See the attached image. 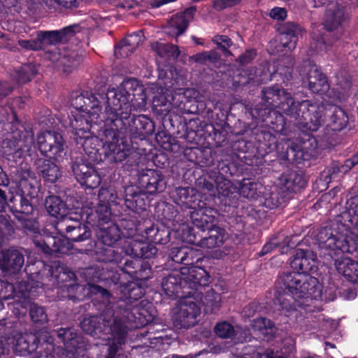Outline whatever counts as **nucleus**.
Returning a JSON list of instances; mask_svg holds the SVG:
<instances>
[{"label":"nucleus","mask_w":358,"mask_h":358,"mask_svg":"<svg viewBox=\"0 0 358 358\" xmlns=\"http://www.w3.org/2000/svg\"><path fill=\"white\" fill-rule=\"evenodd\" d=\"M139 261L137 259H127L122 270L129 275L133 279L136 280H146L150 278L151 268L148 263L143 264V271L146 272V275H142L141 271L136 270L139 266Z\"/></svg>","instance_id":"nucleus-30"},{"label":"nucleus","mask_w":358,"mask_h":358,"mask_svg":"<svg viewBox=\"0 0 358 358\" xmlns=\"http://www.w3.org/2000/svg\"><path fill=\"white\" fill-rule=\"evenodd\" d=\"M58 336L62 338L67 355H71L73 358H84L87 344L81 337L76 336L73 329H61Z\"/></svg>","instance_id":"nucleus-15"},{"label":"nucleus","mask_w":358,"mask_h":358,"mask_svg":"<svg viewBox=\"0 0 358 358\" xmlns=\"http://www.w3.org/2000/svg\"><path fill=\"white\" fill-rule=\"evenodd\" d=\"M269 16L275 20H284L287 16V10L284 8L274 7L270 10Z\"/></svg>","instance_id":"nucleus-60"},{"label":"nucleus","mask_w":358,"mask_h":358,"mask_svg":"<svg viewBox=\"0 0 358 358\" xmlns=\"http://www.w3.org/2000/svg\"><path fill=\"white\" fill-rule=\"evenodd\" d=\"M72 170L76 178L79 182L94 171L92 167L84 163H74L72 165Z\"/></svg>","instance_id":"nucleus-46"},{"label":"nucleus","mask_w":358,"mask_h":358,"mask_svg":"<svg viewBox=\"0 0 358 358\" xmlns=\"http://www.w3.org/2000/svg\"><path fill=\"white\" fill-rule=\"evenodd\" d=\"M18 45L27 50H42V46L41 45V42L38 37V33H36V39H31V40H22L20 39L17 41Z\"/></svg>","instance_id":"nucleus-50"},{"label":"nucleus","mask_w":358,"mask_h":358,"mask_svg":"<svg viewBox=\"0 0 358 358\" xmlns=\"http://www.w3.org/2000/svg\"><path fill=\"white\" fill-rule=\"evenodd\" d=\"M138 182L141 187L150 194L162 192L166 187L163 175L160 172L152 169H148L141 174Z\"/></svg>","instance_id":"nucleus-18"},{"label":"nucleus","mask_w":358,"mask_h":358,"mask_svg":"<svg viewBox=\"0 0 358 358\" xmlns=\"http://www.w3.org/2000/svg\"><path fill=\"white\" fill-rule=\"evenodd\" d=\"M213 42L215 43L225 55H231L228 48L233 44L231 40L227 36L217 35L213 38Z\"/></svg>","instance_id":"nucleus-48"},{"label":"nucleus","mask_w":358,"mask_h":358,"mask_svg":"<svg viewBox=\"0 0 358 358\" xmlns=\"http://www.w3.org/2000/svg\"><path fill=\"white\" fill-rule=\"evenodd\" d=\"M85 288L87 289V290L92 294L100 295L103 298V301L108 300L110 296L108 291L99 285L88 283Z\"/></svg>","instance_id":"nucleus-55"},{"label":"nucleus","mask_w":358,"mask_h":358,"mask_svg":"<svg viewBox=\"0 0 358 358\" xmlns=\"http://www.w3.org/2000/svg\"><path fill=\"white\" fill-rule=\"evenodd\" d=\"M206 285L199 287L197 289H193L190 296L193 300L194 299L199 298L201 303L205 307L207 312L215 313L220 306L221 296L212 289H208L205 292V294H203L201 289Z\"/></svg>","instance_id":"nucleus-23"},{"label":"nucleus","mask_w":358,"mask_h":358,"mask_svg":"<svg viewBox=\"0 0 358 358\" xmlns=\"http://www.w3.org/2000/svg\"><path fill=\"white\" fill-rule=\"evenodd\" d=\"M36 73V71L34 66L25 64L21 66L19 70L12 73L10 82L14 84V87L17 84H24L31 80Z\"/></svg>","instance_id":"nucleus-35"},{"label":"nucleus","mask_w":358,"mask_h":358,"mask_svg":"<svg viewBox=\"0 0 358 358\" xmlns=\"http://www.w3.org/2000/svg\"><path fill=\"white\" fill-rule=\"evenodd\" d=\"M262 186L259 182L244 179L240 187V194L249 199H257L262 193Z\"/></svg>","instance_id":"nucleus-38"},{"label":"nucleus","mask_w":358,"mask_h":358,"mask_svg":"<svg viewBox=\"0 0 358 358\" xmlns=\"http://www.w3.org/2000/svg\"><path fill=\"white\" fill-rule=\"evenodd\" d=\"M317 241L320 248L327 250V255L331 258L338 256L340 252L348 251L345 236L330 228L322 229L317 234Z\"/></svg>","instance_id":"nucleus-11"},{"label":"nucleus","mask_w":358,"mask_h":358,"mask_svg":"<svg viewBox=\"0 0 358 358\" xmlns=\"http://www.w3.org/2000/svg\"><path fill=\"white\" fill-rule=\"evenodd\" d=\"M207 210H199L192 212L191 217L193 224L202 231H210L215 228V217L207 213ZM211 213V210H208Z\"/></svg>","instance_id":"nucleus-31"},{"label":"nucleus","mask_w":358,"mask_h":358,"mask_svg":"<svg viewBox=\"0 0 358 358\" xmlns=\"http://www.w3.org/2000/svg\"><path fill=\"white\" fill-rule=\"evenodd\" d=\"M169 257L177 264L192 266L194 262H199L201 259L202 253L200 250L192 247H175L171 249Z\"/></svg>","instance_id":"nucleus-20"},{"label":"nucleus","mask_w":358,"mask_h":358,"mask_svg":"<svg viewBox=\"0 0 358 358\" xmlns=\"http://www.w3.org/2000/svg\"><path fill=\"white\" fill-rule=\"evenodd\" d=\"M277 283L279 290L277 291L278 296L276 297V301L287 315H290L293 311H299L301 314H303V310L305 313L311 312L312 308L309 302L319 299L306 294L301 296H296L285 285L279 284L278 280Z\"/></svg>","instance_id":"nucleus-9"},{"label":"nucleus","mask_w":358,"mask_h":358,"mask_svg":"<svg viewBox=\"0 0 358 358\" xmlns=\"http://www.w3.org/2000/svg\"><path fill=\"white\" fill-rule=\"evenodd\" d=\"M314 328L318 329L320 331L329 333L336 328L337 323L329 318H326L323 314H318L315 316Z\"/></svg>","instance_id":"nucleus-40"},{"label":"nucleus","mask_w":358,"mask_h":358,"mask_svg":"<svg viewBox=\"0 0 358 358\" xmlns=\"http://www.w3.org/2000/svg\"><path fill=\"white\" fill-rule=\"evenodd\" d=\"M34 243L45 254L64 253L66 252L65 241L55 236H36Z\"/></svg>","instance_id":"nucleus-24"},{"label":"nucleus","mask_w":358,"mask_h":358,"mask_svg":"<svg viewBox=\"0 0 358 358\" xmlns=\"http://www.w3.org/2000/svg\"><path fill=\"white\" fill-rule=\"evenodd\" d=\"M45 206L49 214L53 217H60L63 219L64 217L67 215H65V204L57 196H48L45 200Z\"/></svg>","instance_id":"nucleus-36"},{"label":"nucleus","mask_w":358,"mask_h":358,"mask_svg":"<svg viewBox=\"0 0 358 358\" xmlns=\"http://www.w3.org/2000/svg\"><path fill=\"white\" fill-rule=\"evenodd\" d=\"M143 92L138 81L134 78L124 80L117 89L106 92H84L73 94L70 126L73 134L81 141L89 160H99V150L110 162H122L132 152L131 144L120 136V130L127 129L131 110L136 108L133 102L136 92Z\"/></svg>","instance_id":"nucleus-1"},{"label":"nucleus","mask_w":358,"mask_h":358,"mask_svg":"<svg viewBox=\"0 0 358 358\" xmlns=\"http://www.w3.org/2000/svg\"><path fill=\"white\" fill-rule=\"evenodd\" d=\"M334 265L337 271L349 281L358 283V262L348 257L335 259Z\"/></svg>","instance_id":"nucleus-26"},{"label":"nucleus","mask_w":358,"mask_h":358,"mask_svg":"<svg viewBox=\"0 0 358 358\" xmlns=\"http://www.w3.org/2000/svg\"><path fill=\"white\" fill-rule=\"evenodd\" d=\"M255 56L256 52L255 50H248L239 57V61L241 64L244 65L254 59Z\"/></svg>","instance_id":"nucleus-63"},{"label":"nucleus","mask_w":358,"mask_h":358,"mask_svg":"<svg viewBox=\"0 0 358 358\" xmlns=\"http://www.w3.org/2000/svg\"><path fill=\"white\" fill-rule=\"evenodd\" d=\"M210 231L208 237L202 238L199 245L203 248L213 249L221 247L228 238V234L221 228L216 227Z\"/></svg>","instance_id":"nucleus-29"},{"label":"nucleus","mask_w":358,"mask_h":358,"mask_svg":"<svg viewBox=\"0 0 358 358\" xmlns=\"http://www.w3.org/2000/svg\"><path fill=\"white\" fill-rule=\"evenodd\" d=\"M97 236L104 245L112 246L120 238V229L117 225L110 223L107 227H101Z\"/></svg>","instance_id":"nucleus-34"},{"label":"nucleus","mask_w":358,"mask_h":358,"mask_svg":"<svg viewBox=\"0 0 358 358\" xmlns=\"http://www.w3.org/2000/svg\"><path fill=\"white\" fill-rule=\"evenodd\" d=\"M209 275L201 266L182 267L164 278L162 286L169 296L182 297L178 302L173 317V323L177 329H187L196 322L200 308L193 301L192 291L208 283Z\"/></svg>","instance_id":"nucleus-2"},{"label":"nucleus","mask_w":358,"mask_h":358,"mask_svg":"<svg viewBox=\"0 0 358 358\" xmlns=\"http://www.w3.org/2000/svg\"><path fill=\"white\" fill-rule=\"evenodd\" d=\"M106 322L108 324V327L105 328L106 333L110 334V336L102 338V340L111 341L106 358H115L119 350L118 346L124 343L127 327L118 320H114L112 324H110V321L106 320Z\"/></svg>","instance_id":"nucleus-14"},{"label":"nucleus","mask_w":358,"mask_h":358,"mask_svg":"<svg viewBox=\"0 0 358 358\" xmlns=\"http://www.w3.org/2000/svg\"><path fill=\"white\" fill-rule=\"evenodd\" d=\"M130 47L127 45L124 41L122 40L115 49V55L117 58L120 57H127L129 55H131L134 50L133 49L129 48Z\"/></svg>","instance_id":"nucleus-56"},{"label":"nucleus","mask_w":358,"mask_h":358,"mask_svg":"<svg viewBox=\"0 0 358 358\" xmlns=\"http://www.w3.org/2000/svg\"><path fill=\"white\" fill-rule=\"evenodd\" d=\"M180 83L183 84L182 77H177L174 80L167 77L164 80H160L157 83H152L145 89V93L152 95L153 101L159 102L160 105H166L167 102L173 100L175 94H183L187 97L196 98L197 92L194 89L180 87Z\"/></svg>","instance_id":"nucleus-8"},{"label":"nucleus","mask_w":358,"mask_h":358,"mask_svg":"<svg viewBox=\"0 0 358 358\" xmlns=\"http://www.w3.org/2000/svg\"><path fill=\"white\" fill-rule=\"evenodd\" d=\"M282 180L285 187L288 191H295L298 187H302L303 184H299L301 178L297 176L295 173H290L289 175H283Z\"/></svg>","instance_id":"nucleus-47"},{"label":"nucleus","mask_w":358,"mask_h":358,"mask_svg":"<svg viewBox=\"0 0 358 358\" xmlns=\"http://www.w3.org/2000/svg\"><path fill=\"white\" fill-rule=\"evenodd\" d=\"M19 187L20 194L10 197L8 207L15 217L23 222L28 220L33 211L32 201L38 197L40 181L32 171L24 170L21 173Z\"/></svg>","instance_id":"nucleus-5"},{"label":"nucleus","mask_w":358,"mask_h":358,"mask_svg":"<svg viewBox=\"0 0 358 358\" xmlns=\"http://www.w3.org/2000/svg\"><path fill=\"white\" fill-rule=\"evenodd\" d=\"M304 71L307 73L303 78V83L312 92L322 94L328 91L329 87L326 76L316 65L308 64Z\"/></svg>","instance_id":"nucleus-16"},{"label":"nucleus","mask_w":358,"mask_h":358,"mask_svg":"<svg viewBox=\"0 0 358 358\" xmlns=\"http://www.w3.org/2000/svg\"><path fill=\"white\" fill-rule=\"evenodd\" d=\"M114 320H118L125 325L124 321L117 317H114L110 319H106V317H103L102 319V324L103 326V329H102L100 326L97 327V323H99L100 319L97 316H90L83 320L80 323V327L83 331L92 336H95L98 335V333L103 331V335H105L103 338H106L108 336H110V334L106 333L105 328L108 327V324L106 322V320L110 321V324H112Z\"/></svg>","instance_id":"nucleus-25"},{"label":"nucleus","mask_w":358,"mask_h":358,"mask_svg":"<svg viewBox=\"0 0 358 358\" xmlns=\"http://www.w3.org/2000/svg\"><path fill=\"white\" fill-rule=\"evenodd\" d=\"M294 352V348L292 346L281 349L280 351L274 350L263 351L261 348L247 346L243 355L238 358H293Z\"/></svg>","instance_id":"nucleus-21"},{"label":"nucleus","mask_w":358,"mask_h":358,"mask_svg":"<svg viewBox=\"0 0 358 358\" xmlns=\"http://www.w3.org/2000/svg\"><path fill=\"white\" fill-rule=\"evenodd\" d=\"M37 33L42 50H45L48 45L51 46L46 51L45 57L55 63L57 67L62 68L64 72L69 73L79 65L81 58L76 51L68 48L61 50L55 46L57 43L63 41L59 30L39 31Z\"/></svg>","instance_id":"nucleus-6"},{"label":"nucleus","mask_w":358,"mask_h":358,"mask_svg":"<svg viewBox=\"0 0 358 358\" xmlns=\"http://www.w3.org/2000/svg\"><path fill=\"white\" fill-rule=\"evenodd\" d=\"M80 183L87 188L94 189L100 185L101 178L98 173L94 171L92 173H90L87 178H85L83 180H81Z\"/></svg>","instance_id":"nucleus-51"},{"label":"nucleus","mask_w":358,"mask_h":358,"mask_svg":"<svg viewBox=\"0 0 358 358\" xmlns=\"http://www.w3.org/2000/svg\"><path fill=\"white\" fill-rule=\"evenodd\" d=\"M346 18L345 8L336 2H331L326 10L324 26L327 30L332 31L341 26Z\"/></svg>","instance_id":"nucleus-22"},{"label":"nucleus","mask_w":358,"mask_h":358,"mask_svg":"<svg viewBox=\"0 0 358 358\" xmlns=\"http://www.w3.org/2000/svg\"><path fill=\"white\" fill-rule=\"evenodd\" d=\"M192 59L201 64L216 63L220 59V55L215 50L204 51L193 55Z\"/></svg>","instance_id":"nucleus-43"},{"label":"nucleus","mask_w":358,"mask_h":358,"mask_svg":"<svg viewBox=\"0 0 358 358\" xmlns=\"http://www.w3.org/2000/svg\"><path fill=\"white\" fill-rule=\"evenodd\" d=\"M35 151L34 134L31 131L16 129L8 134L0 145L2 155L16 162L26 156L31 157Z\"/></svg>","instance_id":"nucleus-7"},{"label":"nucleus","mask_w":358,"mask_h":358,"mask_svg":"<svg viewBox=\"0 0 358 358\" xmlns=\"http://www.w3.org/2000/svg\"><path fill=\"white\" fill-rule=\"evenodd\" d=\"M24 263V255L14 248L0 252V269L7 274L18 273Z\"/></svg>","instance_id":"nucleus-17"},{"label":"nucleus","mask_w":358,"mask_h":358,"mask_svg":"<svg viewBox=\"0 0 358 358\" xmlns=\"http://www.w3.org/2000/svg\"><path fill=\"white\" fill-rule=\"evenodd\" d=\"M214 330L216 335L222 338H231L232 336L234 337L236 331V329H235L231 324L227 322H222L217 324Z\"/></svg>","instance_id":"nucleus-45"},{"label":"nucleus","mask_w":358,"mask_h":358,"mask_svg":"<svg viewBox=\"0 0 358 358\" xmlns=\"http://www.w3.org/2000/svg\"><path fill=\"white\" fill-rule=\"evenodd\" d=\"M290 266L294 271L280 275L278 278L279 284L285 285L296 296L306 294L315 299H321V286L317 279L307 274L313 273L317 270L316 255L310 250L299 249L293 256Z\"/></svg>","instance_id":"nucleus-4"},{"label":"nucleus","mask_w":358,"mask_h":358,"mask_svg":"<svg viewBox=\"0 0 358 358\" xmlns=\"http://www.w3.org/2000/svg\"><path fill=\"white\" fill-rule=\"evenodd\" d=\"M14 88V84H12L10 81L0 80V122L10 120V113H12L13 118H15L13 109L9 106H4L1 103L4 98L8 96Z\"/></svg>","instance_id":"nucleus-32"},{"label":"nucleus","mask_w":358,"mask_h":358,"mask_svg":"<svg viewBox=\"0 0 358 358\" xmlns=\"http://www.w3.org/2000/svg\"><path fill=\"white\" fill-rule=\"evenodd\" d=\"M55 229L62 236H65L69 240L73 242H81L87 240L91 236L87 227L80 222V216L73 217L66 215L58 221Z\"/></svg>","instance_id":"nucleus-12"},{"label":"nucleus","mask_w":358,"mask_h":358,"mask_svg":"<svg viewBox=\"0 0 358 358\" xmlns=\"http://www.w3.org/2000/svg\"><path fill=\"white\" fill-rule=\"evenodd\" d=\"M132 121L141 134H143V130L146 129L147 127L150 125V122L144 115L133 117Z\"/></svg>","instance_id":"nucleus-58"},{"label":"nucleus","mask_w":358,"mask_h":358,"mask_svg":"<svg viewBox=\"0 0 358 358\" xmlns=\"http://www.w3.org/2000/svg\"><path fill=\"white\" fill-rule=\"evenodd\" d=\"M36 168L43 179L51 183L55 182L62 175L59 168L48 159H38Z\"/></svg>","instance_id":"nucleus-27"},{"label":"nucleus","mask_w":358,"mask_h":358,"mask_svg":"<svg viewBox=\"0 0 358 358\" xmlns=\"http://www.w3.org/2000/svg\"><path fill=\"white\" fill-rule=\"evenodd\" d=\"M319 30H313L312 33V38L314 41V43H312L311 47L315 48L317 51H327V45L323 38V36H320L319 34Z\"/></svg>","instance_id":"nucleus-53"},{"label":"nucleus","mask_w":358,"mask_h":358,"mask_svg":"<svg viewBox=\"0 0 358 358\" xmlns=\"http://www.w3.org/2000/svg\"><path fill=\"white\" fill-rule=\"evenodd\" d=\"M259 306L257 303H252L245 307L243 314L247 317H253L256 312L258 311Z\"/></svg>","instance_id":"nucleus-64"},{"label":"nucleus","mask_w":358,"mask_h":358,"mask_svg":"<svg viewBox=\"0 0 358 358\" xmlns=\"http://www.w3.org/2000/svg\"><path fill=\"white\" fill-rule=\"evenodd\" d=\"M157 252V248L152 243L145 242L142 256L141 258L150 259L154 257Z\"/></svg>","instance_id":"nucleus-61"},{"label":"nucleus","mask_w":358,"mask_h":358,"mask_svg":"<svg viewBox=\"0 0 358 358\" xmlns=\"http://www.w3.org/2000/svg\"><path fill=\"white\" fill-rule=\"evenodd\" d=\"M143 36L141 32L134 33L131 35L127 36L124 39H123L124 43L127 44L131 49L135 50L138 45L143 42Z\"/></svg>","instance_id":"nucleus-52"},{"label":"nucleus","mask_w":358,"mask_h":358,"mask_svg":"<svg viewBox=\"0 0 358 358\" xmlns=\"http://www.w3.org/2000/svg\"><path fill=\"white\" fill-rule=\"evenodd\" d=\"M242 0H215L213 7L215 9L221 10L227 7H231L239 3Z\"/></svg>","instance_id":"nucleus-59"},{"label":"nucleus","mask_w":358,"mask_h":358,"mask_svg":"<svg viewBox=\"0 0 358 358\" xmlns=\"http://www.w3.org/2000/svg\"><path fill=\"white\" fill-rule=\"evenodd\" d=\"M38 342L34 334H22L16 330L10 333L8 331V335L0 336V355L8 352L10 349H13L21 355L31 352L37 348Z\"/></svg>","instance_id":"nucleus-10"},{"label":"nucleus","mask_w":358,"mask_h":358,"mask_svg":"<svg viewBox=\"0 0 358 358\" xmlns=\"http://www.w3.org/2000/svg\"><path fill=\"white\" fill-rule=\"evenodd\" d=\"M196 8L190 7L183 12L173 15L169 22L166 33L174 37L182 34L187 29L189 22L193 19Z\"/></svg>","instance_id":"nucleus-19"},{"label":"nucleus","mask_w":358,"mask_h":358,"mask_svg":"<svg viewBox=\"0 0 358 358\" xmlns=\"http://www.w3.org/2000/svg\"><path fill=\"white\" fill-rule=\"evenodd\" d=\"M144 244L145 241L138 240L127 241V245H124V252L127 255L132 257L141 258Z\"/></svg>","instance_id":"nucleus-44"},{"label":"nucleus","mask_w":358,"mask_h":358,"mask_svg":"<svg viewBox=\"0 0 358 358\" xmlns=\"http://www.w3.org/2000/svg\"><path fill=\"white\" fill-rule=\"evenodd\" d=\"M55 271H52L50 280L52 282V285H59L68 282L73 280L75 274L68 268L62 266H55Z\"/></svg>","instance_id":"nucleus-39"},{"label":"nucleus","mask_w":358,"mask_h":358,"mask_svg":"<svg viewBox=\"0 0 358 358\" xmlns=\"http://www.w3.org/2000/svg\"><path fill=\"white\" fill-rule=\"evenodd\" d=\"M95 211L99 220L107 223L110 220L111 213L108 204L99 203Z\"/></svg>","instance_id":"nucleus-54"},{"label":"nucleus","mask_w":358,"mask_h":358,"mask_svg":"<svg viewBox=\"0 0 358 358\" xmlns=\"http://www.w3.org/2000/svg\"><path fill=\"white\" fill-rule=\"evenodd\" d=\"M80 27L79 24H74L72 25H69L66 27L60 30L59 32L62 34V37L63 41L68 40L70 37L73 36L76 33L80 31Z\"/></svg>","instance_id":"nucleus-57"},{"label":"nucleus","mask_w":358,"mask_h":358,"mask_svg":"<svg viewBox=\"0 0 358 358\" xmlns=\"http://www.w3.org/2000/svg\"><path fill=\"white\" fill-rule=\"evenodd\" d=\"M29 315L31 320L36 324H43L48 320L43 307L39 306L36 303L30 304Z\"/></svg>","instance_id":"nucleus-42"},{"label":"nucleus","mask_w":358,"mask_h":358,"mask_svg":"<svg viewBox=\"0 0 358 358\" xmlns=\"http://www.w3.org/2000/svg\"><path fill=\"white\" fill-rule=\"evenodd\" d=\"M301 32V28L294 24H285L283 32L280 34V41L282 47L292 50L295 48L298 35Z\"/></svg>","instance_id":"nucleus-28"},{"label":"nucleus","mask_w":358,"mask_h":358,"mask_svg":"<svg viewBox=\"0 0 358 358\" xmlns=\"http://www.w3.org/2000/svg\"><path fill=\"white\" fill-rule=\"evenodd\" d=\"M98 199L99 203L109 204L115 201L117 195L113 189L101 187L99 192Z\"/></svg>","instance_id":"nucleus-49"},{"label":"nucleus","mask_w":358,"mask_h":358,"mask_svg":"<svg viewBox=\"0 0 358 358\" xmlns=\"http://www.w3.org/2000/svg\"><path fill=\"white\" fill-rule=\"evenodd\" d=\"M234 339L238 342H246L251 341V336L249 329H245L237 327Z\"/></svg>","instance_id":"nucleus-62"},{"label":"nucleus","mask_w":358,"mask_h":358,"mask_svg":"<svg viewBox=\"0 0 358 358\" xmlns=\"http://www.w3.org/2000/svg\"><path fill=\"white\" fill-rule=\"evenodd\" d=\"M262 93L265 109L278 107L306 130L315 131L324 121L322 106L312 104L308 100L296 102L289 93L278 85L264 88Z\"/></svg>","instance_id":"nucleus-3"},{"label":"nucleus","mask_w":358,"mask_h":358,"mask_svg":"<svg viewBox=\"0 0 358 358\" xmlns=\"http://www.w3.org/2000/svg\"><path fill=\"white\" fill-rule=\"evenodd\" d=\"M37 145L42 154H49L55 159L61 157L64 151L63 138L55 131H46L38 134Z\"/></svg>","instance_id":"nucleus-13"},{"label":"nucleus","mask_w":358,"mask_h":358,"mask_svg":"<svg viewBox=\"0 0 358 358\" xmlns=\"http://www.w3.org/2000/svg\"><path fill=\"white\" fill-rule=\"evenodd\" d=\"M331 113V122L329 125L334 131H341L346 126L348 122V117L346 113L341 108L337 106L332 107Z\"/></svg>","instance_id":"nucleus-37"},{"label":"nucleus","mask_w":358,"mask_h":358,"mask_svg":"<svg viewBox=\"0 0 358 358\" xmlns=\"http://www.w3.org/2000/svg\"><path fill=\"white\" fill-rule=\"evenodd\" d=\"M252 326L254 331L259 332L263 340L269 341L274 337L275 327L270 320L265 317L255 319L253 320Z\"/></svg>","instance_id":"nucleus-33"},{"label":"nucleus","mask_w":358,"mask_h":358,"mask_svg":"<svg viewBox=\"0 0 358 358\" xmlns=\"http://www.w3.org/2000/svg\"><path fill=\"white\" fill-rule=\"evenodd\" d=\"M151 47L160 57H164L166 55H170L173 57L179 55L178 47L172 44L157 41L152 43Z\"/></svg>","instance_id":"nucleus-41"}]
</instances>
